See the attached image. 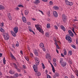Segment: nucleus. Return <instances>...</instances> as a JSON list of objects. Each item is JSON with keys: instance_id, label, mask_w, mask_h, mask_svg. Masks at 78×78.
<instances>
[{"instance_id": "nucleus-52", "label": "nucleus", "mask_w": 78, "mask_h": 78, "mask_svg": "<svg viewBox=\"0 0 78 78\" xmlns=\"http://www.w3.org/2000/svg\"><path fill=\"white\" fill-rule=\"evenodd\" d=\"M54 27H55V29H56V30H58V27L57 26H55Z\"/></svg>"}, {"instance_id": "nucleus-15", "label": "nucleus", "mask_w": 78, "mask_h": 78, "mask_svg": "<svg viewBox=\"0 0 78 78\" xmlns=\"http://www.w3.org/2000/svg\"><path fill=\"white\" fill-rule=\"evenodd\" d=\"M10 56L11 58H13V59H14L15 60H16V58L13 55H12V53H10Z\"/></svg>"}, {"instance_id": "nucleus-9", "label": "nucleus", "mask_w": 78, "mask_h": 78, "mask_svg": "<svg viewBox=\"0 0 78 78\" xmlns=\"http://www.w3.org/2000/svg\"><path fill=\"white\" fill-rule=\"evenodd\" d=\"M22 20L24 23H26L27 22V19H26V18L24 16H23L22 17Z\"/></svg>"}, {"instance_id": "nucleus-39", "label": "nucleus", "mask_w": 78, "mask_h": 78, "mask_svg": "<svg viewBox=\"0 0 78 78\" xmlns=\"http://www.w3.org/2000/svg\"><path fill=\"white\" fill-rule=\"evenodd\" d=\"M18 7H22V8H23L24 6L22 5H18Z\"/></svg>"}, {"instance_id": "nucleus-25", "label": "nucleus", "mask_w": 78, "mask_h": 78, "mask_svg": "<svg viewBox=\"0 0 78 78\" xmlns=\"http://www.w3.org/2000/svg\"><path fill=\"white\" fill-rule=\"evenodd\" d=\"M6 61L5 60V57H4L3 59V62L4 64H6V62H5Z\"/></svg>"}, {"instance_id": "nucleus-42", "label": "nucleus", "mask_w": 78, "mask_h": 78, "mask_svg": "<svg viewBox=\"0 0 78 78\" xmlns=\"http://www.w3.org/2000/svg\"><path fill=\"white\" fill-rule=\"evenodd\" d=\"M55 75L56 76H59V74L57 73H55Z\"/></svg>"}, {"instance_id": "nucleus-55", "label": "nucleus", "mask_w": 78, "mask_h": 78, "mask_svg": "<svg viewBox=\"0 0 78 78\" xmlns=\"http://www.w3.org/2000/svg\"><path fill=\"white\" fill-rule=\"evenodd\" d=\"M15 9L16 10H19V7H16Z\"/></svg>"}, {"instance_id": "nucleus-31", "label": "nucleus", "mask_w": 78, "mask_h": 78, "mask_svg": "<svg viewBox=\"0 0 78 78\" xmlns=\"http://www.w3.org/2000/svg\"><path fill=\"white\" fill-rule=\"evenodd\" d=\"M35 65L38 66L39 64V61H38L37 62H35Z\"/></svg>"}, {"instance_id": "nucleus-33", "label": "nucleus", "mask_w": 78, "mask_h": 78, "mask_svg": "<svg viewBox=\"0 0 78 78\" xmlns=\"http://www.w3.org/2000/svg\"><path fill=\"white\" fill-rule=\"evenodd\" d=\"M5 8L3 6H0V9H4Z\"/></svg>"}, {"instance_id": "nucleus-43", "label": "nucleus", "mask_w": 78, "mask_h": 78, "mask_svg": "<svg viewBox=\"0 0 78 78\" xmlns=\"http://www.w3.org/2000/svg\"><path fill=\"white\" fill-rule=\"evenodd\" d=\"M3 25H4V23H2L1 24L0 26H2V27H3Z\"/></svg>"}, {"instance_id": "nucleus-29", "label": "nucleus", "mask_w": 78, "mask_h": 78, "mask_svg": "<svg viewBox=\"0 0 78 78\" xmlns=\"http://www.w3.org/2000/svg\"><path fill=\"white\" fill-rule=\"evenodd\" d=\"M13 65H14L15 68L16 69H17V65H16V64L15 63H14Z\"/></svg>"}, {"instance_id": "nucleus-47", "label": "nucleus", "mask_w": 78, "mask_h": 78, "mask_svg": "<svg viewBox=\"0 0 78 78\" xmlns=\"http://www.w3.org/2000/svg\"><path fill=\"white\" fill-rule=\"evenodd\" d=\"M39 12H41V14H42L43 15H44V13H43V12H42V11L39 10Z\"/></svg>"}, {"instance_id": "nucleus-36", "label": "nucleus", "mask_w": 78, "mask_h": 78, "mask_svg": "<svg viewBox=\"0 0 78 78\" xmlns=\"http://www.w3.org/2000/svg\"><path fill=\"white\" fill-rule=\"evenodd\" d=\"M46 56H48V58L49 59H50V55L48 54H47V55H46Z\"/></svg>"}, {"instance_id": "nucleus-61", "label": "nucleus", "mask_w": 78, "mask_h": 78, "mask_svg": "<svg viewBox=\"0 0 78 78\" xmlns=\"http://www.w3.org/2000/svg\"><path fill=\"white\" fill-rule=\"evenodd\" d=\"M23 67L24 69H26V67L25 65H23Z\"/></svg>"}, {"instance_id": "nucleus-60", "label": "nucleus", "mask_w": 78, "mask_h": 78, "mask_svg": "<svg viewBox=\"0 0 78 78\" xmlns=\"http://www.w3.org/2000/svg\"><path fill=\"white\" fill-rule=\"evenodd\" d=\"M71 78H75V77H74V76L73 75H71Z\"/></svg>"}, {"instance_id": "nucleus-5", "label": "nucleus", "mask_w": 78, "mask_h": 78, "mask_svg": "<svg viewBox=\"0 0 78 78\" xmlns=\"http://www.w3.org/2000/svg\"><path fill=\"white\" fill-rule=\"evenodd\" d=\"M68 33L69 34V35H70L71 37H73L74 36V34L73 33V32H72V31L70 30H68Z\"/></svg>"}, {"instance_id": "nucleus-45", "label": "nucleus", "mask_w": 78, "mask_h": 78, "mask_svg": "<svg viewBox=\"0 0 78 78\" xmlns=\"http://www.w3.org/2000/svg\"><path fill=\"white\" fill-rule=\"evenodd\" d=\"M30 55L31 57H32V58H33V53H31Z\"/></svg>"}, {"instance_id": "nucleus-28", "label": "nucleus", "mask_w": 78, "mask_h": 78, "mask_svg": "<svg viewBox=\"0 0 78 78\" xmlns=\"http://www.w3.org/2000/svg\"><path fill=\"white\" fill-rule=\"evenodd\" d=\"M37 76H41V72H37Z\"/></svg>"}, {"instance_id": "nucleus-38", "label": "nucleus", "mask_w": 78, "mask_h": 78, "mask_svg": "<svg viewBox=\"0 0 78 78\" xmlns=\"http://www.w3.org/2000/svg\"><path fill=\"white\" fill-rule=\"evenodd\" d=\"M73 5V2H69V5H70V6H72V5Z\"/></svg>"}, {"instance_id": "nucleus-4", "label": "nucleus", "mask_w": 78, "mask_h": 78, "mask_svg": "<svg viewBox=\"0 0 78 78\" xmlns=\"http://www.w3.org/2000/svg\"><path fill=\"white\" fill-rule=\"evenodd\" d=\"M37 65H34L33 68L34 70V71L36 72V73L37 72Z\"/></svg>"}, {"instance_id": "nucleus-37", "label": "nucleus", "mask_w": 78, "mask_h": 78, "mask_svg": "<svg viewBox=\"0 0 78 78\" xmlns=\"http://www.w3.org/2000/svg\"><path fill=\"white\" fill-rule=\"evenodd\" d=\"M25 59L27 61H29V59L28 58V57H25Z\"/></svg>"}, {"instance_id": "nucleus-57", "label": "nucleus", "mask_w": 78, "mask_h": 78, "mask_svg": "<svg viewBox=\"0 0 78 78\" xmlns=\"http://www.w3.org/2000/svg\"><path fill=\"white\" fill-rule=\"evenodd\" d=\"M16 45L17 46V47H19V43H16Z\"/></svg>"}, {"instance_id": "nucleus-40", "label": "nucleus", "mask_w": 78, "mask_h": 78, "mask_svg": "<svg viewBox=\"0 0 78 78\" xmlns=\"http://www.w3.org/2000/svg\"><path fill=\"white\" fill-rule=\"evenodd\" d=\"M42 48L44 51H45L46 50H45V47H43V48Z\"/></svg>"}, {"instance_id": "nucleus-12", "label": "nucleus", "mask_w": 78, "mask_h": 78, "mask_svg": "<svg viewBox=\"0 0 78 78\" xmlns=\"http://www.w3.org/2000/svg\"><path fill=\"white\" fill-rule=\"evenodd\" d=\"M10 32H11V33L12 35H13V36H14V37L16 36V33H14V32H13V31L11 30L10 31Z\"/></svg>"}, {"instance_id": "nucleus-54", "label": "nucleus", "mask_w": 78, "mask_h": 78, "mask_svg": "<svg viewBox=\"0 0 78 78\" xmlns=\"http://www.w3.org/2000/svg\"><path fill=\"white\" fill-rule=\"evenodd\" d=\"M43 2H48V0H42Z\"/></svg>"}, {"instance_id": "nucleus-53", "label": "nucleus", "mask_w": 78, "mask_h": 78, "mask_svg": "<svg viewBox=\"0 0 78 78\" xmlns=\"http://www.w3.org/2000/svg\"><path fill=\"white\" fill-rule=\"evenodd\" d=\"M72 31H73V32H74V31H75V30L74 29V27H73V29H72Z\"/></svg>"}, {"instance_id": "nucleus-44", "label": "nucleus", "mask_w": 78, "mask_h": 78, "mask_svg": "<svg viewBox=\"0 0 78 78\" xmlns=\"http://www.w3.org/2000/svg\"><path fill=\"white\" fill-rule=\"evenodd\" d=\"M72 46L74 48H76V47L74 45H72Z\"/></svg>"}, {"instance_id": "nucleus-30", "label": "nucleus", "mask_w": 78, "mask_h": 78, "mask_svg": "<svg viewBox=\"0 0 78 78\" xmlns=\"http://www.w3.org/2000/svg\"><path fill=\"white\" fill-rule=\"evenodd\" d=\"M47 28H50V24H48L47 25Z\"/></svg>"}, {"instance_id": "nucleus-20", "label": "nucleus", "mask_w": 78, "mask_h": 78, "mask_svg": "<svg viewBox=\"0 0 78 78\" xmlns=\"http://www.w3.org/2000/svg\"><path fill=\"white\" fill-rule=\"evenodd\" d=\"M53 8L54 9H55L56 10L59 9V7L57 6H54L53 7Z\"/></svg>"}, {"instance_id": "nucleus-8", "label": "nucleus", "mask_w": 78, "mask_h": 78, "mask_svg": "<svg viewBox=\"0 0 78 78\" xmlns=\"http://www.w3.org/2000/svg\"><path fill=\"white\" fill-rule=\"evenodd\" d=\"M51 67L52 68L53 72L54 73H55V68H54V66L51 63Z\"/></svg>"}, {"instance_id": "nucleus-41", "label": "nucleus", "mask_w": 78, "mask_h": 78, "mask_svg": "<svg viewBox=\"0 0 78 78\" xmlns=\"http://www.w3.org/2000/svg\"><path fill=\"white\" fill-rule=\"evenodd\" d=\"M15 76H16V77H18L19 76V75H18V73H16L14 75Z\"/></svg>"}, {"instance_id": "nucleus-51", "label": "nucleus", "mask_w": 78, "mask_h": 78, "mask_svg": "<svg viewBox=\"0 0 78 78\" xmlns=\"http://www.w3.org/2000/svg\"><path fill=\"white\" fill-rule=\"evenodd\" d=\"M38 61H39V59L37 58V59L35 61V62H38Z\"/></svg>"}, {"instance_id": "nucleus-23", "label": "nucleus", "mask_w": 78, "mask_h": 78, "mask_svg": "<svg viewBox=\"0 0 78 78\" xmlns=\"http://www.w3.org/2000/svg\"><path fill=\"white\" fill-rule=\"evenodd\" d=\"M64 55H67V51L66 50V49H64Z\"/></svg>"}, {"instance_id": "nucleus-59", "label": "nucleus", "mask_w": 78, "mask_h": 78, "mask_svg": "<svg viewBox=\"0 0 78 78\" xmlns=\"http://www.w3.org/2000/svg\"><path fill=\"white\" fill-rule=\"evenodd\" d=\"M49 3L50 5H52L53 4V2H52V1H50L49 2Z\"/></svg>"}, {"instance_id": "nucleus-50", "label": "nucleus", "mask_w": 78, "mask_h": 78, "mask_svg": "<svg viewBox=\"0 0 78 78\" xmlns=\"http://www.w3.org/2000/svg\"><path fill=\"white\" fill-rule=\"evenodd\" d=\"M76 44H78V39H76Z\"/></svg>"}, {"instance_id": "nucleus-27", "label": "nucleus", "mask_w": 78, "mask_h": 78, "mask_svg": "<svg viewBox=\"0 0 78 78\" xmlns=\"http://www.w3.org/2000/svg\"><path fill=\"white\" fill-rule=\"evenodd\" d=\"M63 63V59H62V58H60V64H62V63Z\"/></svg>"}, {"instance_id": "nucleus-7", "label": "nucleus", "mask_w": 78, "mask_h": 78, "mask_svg": "<svg viewBox=\"0 0 78 78\" xmlns=\"http://www.w3.org/2000/svg\"><path fill=\"white\" fill-rule=\"evenodd\" d=\"M14 30L15 33L16 34L18 32V27H16L14 28Z\"/></svg>"}, {"instance_id": "nucleus-10", "label": "nucleus", "mask_w": 78, "mask_h": 78, "mask_svg": "<svg viewBox=\"0 0 78 78\" xmlns=\"http://www.w3.org/2000/svg\"><path fill=\"white\" fill-rule=\"evenodd\" d=\"M39 3H40V1L39 0H36L34 2V4H36V5H38V4H39Z\"/></svg>"}, {"instance_id": "nucleus-13", "label": "nucleus", "mask_w": 78, "mask_h": 78, "mask_svg": "<svg viewBox=\"0 0 78 78\" xmlns=\"http://www.w3.org/2000/svg\"><path fill=\"white\" fill-rule=\"evenodd\" d=\"M34 53L35 54V55H36V56H38V53L37 52V50H35L34 51Z\"/></svg>"}, {"instance_id": "nucleus-21", "label": "nucleus", "mask_w": 78, "mask_h": 78, "mask_svg": "<svg viewBox=\"0 0 78 78\" xmlns=\"http://www.w3.org/2000/svg\"><path fill=\"white\" fill-rule=\"evenodd\" d=\"M0 31H1V32H2L3 33L5 32V30L4 29L1 27H0Z\"/></svg>"}, {"instance_id": "nucleus-14", "label": "nucleus", "mask_w": 78, "mask_h": 78, "mask_svg": "<svg viewBox=\"0 0 78 78\" xmlns=\"http://www.w3.org/2000/svg\"><path fill=\"white\" fill-rule=\"evenodd\" d=\"M9 37L8 36H4V39L6 40V41H8V39H9Z\"/></svg>"}, {"instance_id": "nucleus-62", "label": "nucleus", "mask_w": 78, "mask_h": 78, "mask_svg": "<svg viewBox=\"0 0 78 78\" xmlns=\"http://www.w3.org/2000/svg\"><path fill=\"white\" fill-rule=\"evenodd\" d=\"M69 62L70 63V64H72V61H69Z\"/></svg>"}, {"instance_id": "nucleus-32", "label": "nucleus", "mask_w": 78, "mask_h": 78, "mask_svg": "<svg viewBox=\"0 0 78 78\" xmlns=\"http://www.w3.org/2000/svg\"><path fill=\"white\" fill-rule=\"evenodd\" d=\"M41 65H42V66L43 67V69H45V66H44V63H42Z\"/></svg>"}, {"instance_id": "nucleus-2", "label": "nucleus", "mask_w": 78, "mask_h": 78, "mask_svg": "<svg viewBox=\"0 0 78 78\" xmlns=\"http://www.w3.org/2000/svg\"><path fill=\"white\" fill-rule=\"evenodd\" d=\"M66 40H68L69 42V43L72 42V39L69 36H67L66 37Z\"/></svg>"}, {"instance_id": "nucleus-26", "label": "nucleus", "mask_w": 78, "mask_h": 78, "mask_svg": "<svg viewBox=\"0 0 78 78\" xmlns=\"http://www.w3.org/2000/svg\"><path fill=\"white\" fill-rule=\"evenodd\" d=\"M25 15H28V11L27 10H25Z\"/></svg>"}, {"instance_id": "nucleus-3", "label": "nucleus", "mask_w": 78, "mask_h": 78, "mask_svg": "<svg viewBox=\"0 0 78 78\" xmlns=\"http://www.w3.org/2000/svg\"><path fill=\"white\" fill-rule=\"evenodd\" d=\"M62 18L63 22H66L67 20V16L65 14L62 15Z\"/></svg>"}, {"instance_id": "nucleus-18", "label": "nucleus", "mask_w": 78, "mask_h": 78, "mask_svg": "<svg viewBox=\"0 0 78 78\" xmlns=\"http://www.w3.org/2000/svg\"><path fill=\"white\" fill-rule=\"evenodd\" d=\"M72 55V51H69L68 52V55H69V56H70V55Z\"/></svg>"}, {"instance_id": "nucleus-24", "label": "nucleus", "mask_w": 78, "mask_h": 78, "mask_svg": "<svg viewBox=\"0 0 78 78\" xmlns=\"http://www.w3.org/2000/svg\"><path fill=\"white\" fill-rule=\"evenodd\" d=\"M45 36L47 37H49L50 35H49V33H48V32H46L45 33Z\"/></svg>"}, {"instance_id": "nucleus-48", "label": "nucleus", "mask_w": 78, "mask_h": 78, "mask_svg": "<svg viewBox=\"0 0 78 78\" xmlns=\"http://www.w3.org/2000/svg\"><path fill=\"white\" fill-rule=\"evenodd\" d=\"M47 78H51V76L50 75H48L47 76Z\"/></svg>"}, {"instance_id": "nucleus-1", "label": "nucleus", "mask_w": 78, "mask_h": 78, "mask_svg": "<svg viewBox=\"0 0 78 78\" xmlns=\"http://www.w3.org/2000/svg\"><path fill=\"white\" fill-rule=\"evenodd\" d=\"M35 27H36L37 30H38L39 32L41 33L42 34H44V32H43L42 29H41V28L38 25H35Z\"/></svg>"}, {"instance_id": "nucleus-17", "label": "nucleus", "mask_w": 78, "mask_h": 78, "mask_svg": "<svg viewBox=\"0 0 78 78\" xmlns=\"http://www.w3.org/2000/svg\"><path fill=\"white\" fill-rule=\"evenodd\" d=\"M9 73L10 74H12V75H14V73H15V72H14V71L10 70L9 71Z\"/></svg>"}, {"instance_id": "nucleus-34", "label": "nucleus", "mask_w": 78, "mask_h": 78, "mask_svg": "<svg viewBox=\"0 0 78 78\" xmlns=\"http://www.w3.org/2000/svg\"><path fill=\"white\" fill-rule=\"evenodd\" d=\"M69 1H66V4L67 5H69Z\"/></svg>"}, {"instance_id": "nucleus-63", "label": "nucleus", "mask_w": 78, "mask_h": 78, "mask_svg": "<svg viewBox=\"0 0 78 78\" xmlns=\"http://www.w3.org/2000/svg\"><path fill=\"white\" fill-rule=\"evenodd\" d=\"M2 54L0 53V57H2Z\"/></svg>"}, {"instance_id": "nucleus-11", "label": "nucleus", "mask_w": 78, "mask_h": 78, "mask_svg": "<svg viewBox=\"0 0 78 78\" xmlns=\"http://www.w3.org/2000/svg\"><path fill=\"white\" fill-rule=\"evenodd\" d=\"M66 62H63V63H62L61 66L62 67H65V66H66Z\"/></svg>"}, {"instance_id": "nucleus-64", "label": "nucleus", "mask_w": 78, "mask_h": 78, "mask_svg": "<svg viewBox=\"0 0 78 78\" xmlns=\"http://www.w3.org/2000/svg\"><path fill=\"white\" fill-rule=\"evenodd\" d=\"M29 31H30V32H33V31L30 29H29Z\"/></svg>"}, {"instance_id": "nucleus-19", "label": "nucleus", "mask_w": 78, "mask_h": 78, "mask_svg": "<svg viewBox=\"0 0 78 78\" xmlns=\"http://www.w3.org/2000/svg\"><path fill=\"white\" fill-rule=\"evenodd\" d=\"M61 29H62L63 31H66V29L65 28V27H64L63 26H61Z\"/></svg>"}, {"instance_id": "nucleus-16", "label": "nucleus", "mask_w": 78, "mask_h": 78, "mask_svg": "<svg viewBox=\"0 0 78 78\" xmlns=\"http://www.w3.org/2000/svg\"><path fill=\"white\" fill-rule=\"evenodd\" d=\"M40 46L41 48H43L44 47V45L43 43H41L40 44Z\"/></svg>"}, {"instance_id": "nucleus-58", "label": "nucleus", "mask_w": 78, "mask_h": 78, "mask_svg": "<svg viewBox=\"0 0 78 78\" xmlns=\"http://www.w3.org/2000/svg\"><path fill=\"white\" fill-rule=\"evenodd\" d=\"M61 55L62 57H64V55L62 53L61 54Z\"/></svg>"}, {"instance_id": "nucleus-49", "label": "nucleus", "mask_w": 78, "mask_h": 78, "mask_svg": "<svg viewBox=\"0 0 78 78\" xmlns=\"http://www.w3.org/2000/svg\"><path fill=\"white\" fill-rule=\"evenodd\" d=\"M53 64L54 65V66H55V67H56V66H57V65L56 64V62H54L53 63Z\"/></svg>"}, {"instance_id": "nucleus-35", "label": "nucleus", "mask_w": 78, "mask_h": 78, "mask_svg": "<svg viewBox=\"0 0 78 78\" xmlns=\"http://www.w3.org/2000/svg\"><path fill=\"white\" fill-rule=\"evenodd\" d=\"M47 15H48V17H50V12H48L47 13Z\"/></svg>"}, {"instance_id": "nucleus-22", "label": "nucleus", "mask_w": 78, "mask_h": 78, "mask_svg": "<svg viewBox=\"0 0 78 78\" xmlns=\"http://www.w3.org/2000/svg\"><path fill=\"white\" fill-rule=\"evenodd\" d=\"M8 17L9 18L10 20H12V19L11 18V15L10 13H9L8 15Z\"/></svg>"}, {"instance_id": "nucleus-56", "label": "nucleus", "mask_w": 78, "mask_h": 78, "mask_svg": "<svg viewBox=\"0 0 78 78\" xmlns=\"http://www.w3.org/2000/svg\"><path fill=\"white\" fill-rule=\"evenodd\" d=\"M27 25H31V23L30 22H28L27 23Z\"/></svg>"}, {"instance_id": "nucleus-46", "label": "nucleus", "mask_w": 78, "mask_h": 78, "mask_svg": "<svg viewBox=\"0 0 78 78\" xmlns=\"http://www.w3.org/2000/svg\"><path fill=\"white\" fill-rule=\"evenodd\" d=\"M53 61L54 62H56V59L55 58H54L53 59Z\"/></svg>"}, {"instance_id": "nucleus-6", "label": "nucleus", "mask_w": 78, "mask_h": 78, "mask_svg": "<svg viewBox=\"0 0 78 78\" xmlns=\"http://www.w3.org/2000/svg\"><path fill=\"white\" fill-rule=\"evenodd\" d=\"M53 15L55 17H58V13L56 11H54L53 12Z\"/></svg>"}]
</instances>
